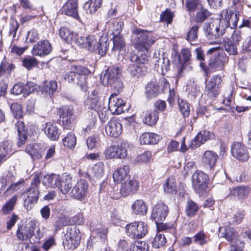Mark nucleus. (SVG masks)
Here are the masks:
<instances>
[{
  "mask_svg": "<svg viewBox=\"0 0 251 251\" xmlns=\"http://www.w3.org/2000/svg\"><path fill=\"white\" fill-rule=\"evenodd\" d=\"M181 56H179V61L180 62V69L179 70V75H180L181 72L184 68V63H187L189 61L191 53L190 50L187 48H184L181 50Z\"/></svg>",
  "mask_w": 251,
  "mask_h": 251,
  "instance_id": "obj_40",
  "label": "nucleus"
},
{
  "mask_svg": "<svg viewBox=\"0 0 251 251\" xmlns=\"http://www.w3.org/2000/svg\"><path fill=\"white\" fill-rule=\"evenodd\" d=\"M116 149V159H124L127 155V146L125 143H121L120 145H114Z\"/></svg>",
  "mask_w": 251,
  "mask_h": 251,
  "instance_id": "obj_47",
  "label": "nucleus"
},
{
  "mask_svg": "<svg viewBox=\"0 0 251 251\" xmlns=\"http://www.w3.org/2000/svg\"><path fill=\"white\" fill-rule=\"evenodd\" d=\"M250 192V188L247 186H240L233 188L231 192L233 195L239 199H245Z\"/></svg>",
  "mask_w": 251,
  "mask_h": 251,
  "instance_id": "obj_41",
  "label": "nucleus"
},
{
  "mask_svg": "<svg viewBox=\"0 0 251 251\" xmlns=\"http://www.w3.org/2000/svg\"><path fill=\"white\" fill-rule=\"evenodd\" d=\"M59 35L65 42L70 43L75 41L78 34L68 27L63 26L59 30Z\"/></svg>",
  "mask_w": 251,
  "mask_h": 251,
  "instance_id": "obj_32",
  "label": "nucleus"
},
{
  "mask_svg": "<svg viewBox=\"0 0 251 251\" xmlns=\"http://www.w3.org/2000/svg\"><path fill=\"white\" fill-rule=\"evenodd\" d=\"M232 155L241 161H246L249 158L246 147L240 143H234L231 147Z\"/></svg>",
  "mask_w": 251,
  "mask_h": 251,
  "instance_id": "obj_20",
  "label": "nucleus"
},
{
  "mask_svg": "<svg viewBox=\"0 0 251 251\" xmlns=\"http://www.w3.org/2000/svg\"><path fill=\"white\" fill-rule=\"evenodd\" d=\"M129 170L130 167L127 165L116 169L113 174L114 182L118 183L125 179L128 176Z\"/></svg>",
  "mask_w": 251,
  "mask_h": 251,
  "instance_id": "obj_28",
  "label": "nucleus"
},
{
  "mask_svg": "<svg viewBox=\"0 0 251 251\" xmlns=\"http://www.w3.org/2000/svg\"><path fill=\"white\" fill-rule=\"evenodd\" d=\"M25 151L33 159H37L42 157V151L39 145L37 144H30L26 145Z\"/></svg>",
  "mask_w": 251,
  "mask_h": 251,
  "instance_id": "obj_34",
  "label": "nucleus"
},
{
  "mask_svg": "<svg viewBox=\"0 0 251 251\" xmlns=\"http://www.w3.org/2000/svg\"><path fill=\"white\" fill-rule=\"evenodd\" d=\"M35 229V224L30 221L25 226L18 227L16 232L17 237L19 240L26 241L33 235Z\"/></svg>",
  "mask_w": 251,
  "mask_h": 251,
  "instance_id": "obj_13",
  "label": "nucleus"
},
{
  "mask_svg": "<svg viewBox=\"0 0 251 251\" xmlns=\"http://www.w3.org/2000/svg\"><path fill=\"white\" fill-rule=\"evenodd\" d=\"M107 38L106 36H101L99 42H97L94 51H97L101 56L104 55L108 49Z\"/></svg>",
  "mask_w": 251,
  "mask_h": 251,
  "instance_id": "obj_38",
  "label": "nucleus"
},
{
  "mask_svg": "<svg viewBox=\"0 0 251 251\" xmlns=\"http://www.w3.org/2000/svg\"><path fill=\"white\" fill-rule=\"evenodd\" d=\"M90 73L91 71L85 67L72 66L67 77L69 82L78 84L83 91H86L87 86L86 75Z\"/></svg>",
  "mask_w": 251,
  "mask_h": 251,
  "instance_id": "obj_2",
  "label": "nucleus"
},
{
  "mask_svg": "<svg viewBox=\"0 0 251 251\" xmlns=\"http://www.w3.org/2000/svg\"><path fill=\"white\" fill-rule=\"evenodd\" d=\"M80 231L76 226H71L67 227L65 239L63 242L64 248L69 250L76 249L80 241Z\"/></svg>",
  "mask_w": 251,
  "mask_h": 251,
  "instance_id": "obj_5",
  "label": "nucleus"
},
{
  "mask_svg": "<svg viewBox=\"0 0 251 251\" xmlns=\"http://www.w3.org/2000/svg\"><path fill=\"white\" fill-rule=\"evenodd\" d=\"M52 46L49 41L44 40L35 44L32 49L33 55L43 57L48 55L52 51Z\"/></svg>",
  "mask_w": 251,
  "mask_h": 251,
  "instance_id": "obj_14",
  "label": "nucleus"
},
{
  "mask_svg": "<svg viewBox=\"0 0 251 251\" xmlns=\"http://www.w3.org/2000/svg\"><path fill=\"white\" fill-rule=\"evenodd\" d=\"M120 74L121 71L118 67L108 68L105 70L103 76V84L108 86L109 83H113L115 80L119 78Z\"/></svg>",
  "mask_w": 251,
  "mask_h": 251,
  "instance_id": "obj_24",
  "label": "nucleus"
},
{
  "mask_svg": "<svg viewBox=\"0 0 251 251\" xmlns=\"http://www.w3.org/2000/svg\"><path fill=\"white\" fill-rule=\"evenodd\" d=\"M126 234L133 239H141L148 232L147 224L144 222H135L127 224L125 227Z\"/></svg>",
  "mask_w": 251,
  "mask_h": 251,
  "instance_id": "obj_7",
  "label": "nucleus"
},
{
  "mask_svg": "<svg viewBox=\"0 0 251 251\" xmlns=\"http://www.w3.org/2000/svg\"><path fill=\"white\" fill-rule=\"evenodd\" d=\"M92 234H96L98 238L105 242L107 240V229L104 227L96 229L93 230Z\"/></svg>",
  "mask_w": 251,
  "mask_h": 251,
  "instance_id": "obj_61",
  "label": "nucleus"
},
{
  "mask_svg": "<svg viewBox=\"0 0 251 251\" xmlns=\"http://www.w3.org/2000/svg\"><path fill=\"white\" fill-rule=\"evenodd\" d=\"M10 109L14 116L16 118H20L22 117L23 112L20 104L17 103H13L11 104Z\"/></svg>",
  "mask_w": 251,
  "mask_h": 251,
  "instance_id": "obj_63",
  "label": "nucleus"
},
{
  "mask_svg": "<svg viewBox=\"0 0 251 251\" xmlns=\"http://www.w3.org/2000/svg\"><path fill=\"white\" fill-rule=\"evenodd\" d=\"M168 212L167 205L162 202H160L153 207L151 217L155 222H161L166 219Z\"/></svg>",
  "mask_w": 251,
  "mask_h": 251,
  "instance_id": "obj_16",
  "label": "nucleus"
},
{
  "mask_svg": "<svg viewBox=\"0 0 251 251\" xmlns=\"http://www.w3.org/2000/svg\"><path fill=\"white\" fill-rule=\"evenodd\" d=\"M40 182V174H35L31 182L30 188L24 193L26 195V198L24 200V205L27 210H31L38 201L40 195L39 186Z\"/></svg>",
  "mask_w": 251,
  "mask_h": 251,
  "instance_id": "obj_1",
  "label": "nucleus"
},
{
  "mask_svg": "<svg viewBox=\"0 0 251 251\" xmlns=\"http://www.w3.org/2000/svg\"><path fill=\"white\" fill-rule=\"evenodd\" d=\"M159 119V114L156 110L146 111L143 116V122L150 126L155 125Z\"/></svg>",
  "mask_w": 251,
  "mask_h": 251,
  "instance_id": "obj_29",
  "label": "nucleus"
},
{
  "mask_svg": "<svg viewBox=\"0 0 251 251\" xmlns=\"http://www.w3.org/2000/svg\"><path fill=\"white\" fill-rule=\"evenodd\" d=\"M194 242L201 245H203L207 243V237L203 231L198 232L194 236Z\"/></svg>",
  "mask_w": 251,
  "mask_h": 251,
  "instance_id": "obj_62",
  "label": "nucleus"
},
{
  "mask_svg": "<svg viewBox=\"0 0 251 251\" xmlns=\"http://www.w3.org/2000/svg\"><path fill=\"white\" fill-rule=\"evenodd\" d=\"M176 183L174 177H169L163 184L165 193L167 194H176Z\"/></svg>",
  "mask_w": 251,
  "mask_h": 251,
  "instance_id": "obj_39",
  "label": "nucleus"
},
{
  "mask_svg": "<svg viewBox=\"0 0 251 251\" xmlns=\"http://www.w3.org/2000/svg\"><path fill=\"white\" fill-rule=\"evenodd\" d=\"M228 60V58L226 54L225 53H221L219 54L214 60H210L209 65L213 69H221L225 64L227 62Z\"/></svg>",
  "mask_w": 251,
  "mask_h": 251,
  "instance_id": "obj_33",
  "label": "nucleus"
},
{
  "mask_svg": "<svg viewBox=\"0 0 251 251\" xmlns=\"http://www.w3.org/2000/svg\"><path fill=\"white\" fill-rule=\"evenodd\" d=\"M160 140V136L156 134L145 132L140 137V142L141 144H155Z\"/></svg>",
  "mask_w": 251,
  "mask_h": 251,
  "instance_id": "obj_36",
  "label": "nucleus"
},
{
  "mask_svg": "<svg viewBox=\"0 0 251 251\" xmlns=\"http://www.w3.org/2000/svg\"><path fill=\"white\" fill-rule=\"evenodd\" d=\"M146 53L141 54L140 55L133 54L130 56V60L131 62H135L138 64H143L144 66H147L146 64L148 62L149 55L148 50L145 51Z\"/></svg>",
  "mask_w": 251,
  "mask_h": 251,
  "instance_id": "obj_44",
  "label": "nucleus"
},
{
  "mask_svg": "<svg viewBox=\"0 0 251 251\" xmlns=\"http://www.w3.org/2000/svg\"><path fill=\"white\" fill-rule=\"evenodd\" d=\"M185 4L189 13L194 12L202 6L201 0H186Z\"/></svg>",
  "mask_w": 251,
  "mask_h": 251,
  "instance_id": "obj_49",
  "label": "nucleus"
},
{
  "mask_svg": "<svg viewBox=\"0 0 251 251\" xmlns=\"http://www.w3.org/2000/svg\"><path fill=\"white\" fill-rule=\"evenodd\" d=\"M126 214L122 210H114L111 216V220L115 224L118 225L120 221L125 219Z\"/></svg>",
  "mask_w": 251,
  "mask_h": 251,
  "instance_id": "obj_52",
  "label": "nucleus"
},
{
  "mask_svg": "<svg viewBox=\"0 0 251 251\" xmlns=\"http://www.w3.org/2000/svg\"><path fill=\"white\" fill-rule=\"evenodd\" d=\"M196 16L194 18V20L197 23H202L209 15L208 11L201 6L199 9Z\"/></svg>",
  "mask_w": 251,
  "mask_h": 251,
  "instance_id": "obj_48",
  "label": "nucleus"
},
{
  "mask_svg": "<svg viewBox=\"0 0 251 251\" xmlns=\"http://www.w3.org/2000/svg\"><path fill=\"white\" fill-rule=\"evenodd\" d=\"M57 89V82L54 80L46 81L44 84L41 91L42 94L45 96L51 97Z\"/></svg>",
  "mask_w": 251,
  "mask_h": 251,
  "instance_id": "obj_35",
  "label": "nucleus"
},
{
  "mask_svg": "<svg viewBox=\"0 0 251 251\" xmlns=\"http://www.w3.org/2000/svg\"><path fill=\"white\" fill-rule=\"evenodd\" d=\"M218 158L219 156L216 152L211 151H206L202 156V164L206 169L214 170Z\"/></svg>",
  "mask_w": 251,
  "mask_h": 251,
  "instance_id": "obj_19",
  "label": "nucleus"
},
{
  "mask_svg": "<svg viewBox=\"0 0 251 251\" xmlns=\"http://www.w3.org/2000/svg\"><path fill=\"white\" fill-rule=\"evenodd\" d=\"M38 65V60L32 56H28L23 60V65L28 70H31Z\"/></svg>",
  "mask_w": 251,
  "mask_h": 251,
  "instance_id": "obj_55",
  "label": "nucleus"
},
{
  "mask_svg": "<svg viewBox=\"0 0 251 251\" xmlns=\"http://www.w3.org/2000/svg\"><path fill=\"white\" fill-rule=\"evenodd\" d=\"M123 127L120 120L113 118L108 122L105 126L106 134L112 137H117L122 133Z\"/></svg>",
  "mask_w": 251,
  "mask_h": 251,
  "instance_id": "obj_15",
  "label": "nucleus"
},
{
  "mask_svg": "<svg viewBox=\"0 0 251 251\" xmlns=\"http://www.w3.org/2000/svg\"><path fill=\"white\" fill-rule=\"evenodd\" d=\"M72 182V177L70 175L63 174L60 177L57 188L62 194H66L71 189Z\"/></svg>",
  "mask_w": 251,
  "mask_h": 251,
  "instance_id": "obj_27",
  "label": "nucleus"
},
{
  "mask_svg": "<svg viewBox=\"0 0 251 251\" xmlns=\"http://www.w3.org/2000/svg\"><path fill=\"white\" fill-rule=\"evenodd\" d=\"M239 13L237 12H234L232 10H226V11L225 17L222 16L221 19L224 27L227 28L230 26L233 28L237 25V23L239 19Z\"/></svg>",
  "mask_w": 251,
  "mask_h": 251,
  "instance_id": "obj_22",
  "label": "nucleus"
},
{
  "mask_svg": "<svg viewBox=\"0 0 251 251\" xmlns=\"http://www.w3.org/2000/svg\"><path fill=\"white\" fill-rule=\"evenodd\" d=\"M76 137L72 132H69L62 139L63 145L70 149H74L76 145Z\"/></svg>",
  "mask_w": 251,
  "mask_h": 251,
  "instance_id": "obj_46",
  "label": "nucleus"
},
{
  "mask_svg": "<svg viewBox=\"0 0 251 251\" xmlns=\"http://www.w3.org/2000/svg\"><path fill=\"white\" fill-rule=\"evenodd\" d=\"M225 29L221 19H212L205 25V34L209 39L213 40L220 37L224 33Z\"/></svg>",
  "mask_w": 251,
  "mask_h": 251,
  "instance_id": "obj_6",
  "label": "nucleus"
},
{
  "mask_svg": "<svg viewBox=\"0 0 251 251\" xmlns=\"http://www.w3.org/2000/svg\"><path fill=\"white\" fill-rule=\"evenodd\" d=\"M147 247L145 242L136 240L131 245L129 251H148Z\"/></svg>",
  "mask_w": 251,
  "mask_h": 251,
  "instance_id": "obj_53",
  "label": "nucleus"
},
{
  "mask_svg": "<svg viewBox=\"0 0 251 251\" xmlns=\"http://www.w3.org/2000/svg\"><path fill=\"white\" fill-rule=\"evenodd\" d=\"M74 41L81 48L93 51L96 48L97 38L94 35H90L88 36H77Z\"/></svg>",
  "mask_w": 251,
  "mask_h": 251,
  "instance_id": "obj_17",
  "label": "nucleus"
},
{
  "mask_svg": "<svg viewBox=\"0 0 251 251\" xmlns=\"http://www.w3.org/2000/svg\"><path fill=\"white\" fill-rule=\"evenodd\" d=\"M132 209L136 214L145 215L147 212V207L142 200H138L134 201L132 205Z\"/></svg>",
  "mask_w": 251,
  "mask_h": 251,
  "instance_id": "obj_42",
  "label": "nucleus"
},
{
  "mask_svg": "<svg viewBox=\"0 0 251 251\" xmlns=\"http://www.w3.org/2000/svg\"><path fill=\"white\" fill-rule=\"evenodd\" d=\"M16 127L19 137L17 146L21 147L25 143L27 138V131L25 129V124L22 121H18L16 124Z\"/></svg>",
  "mask_w": 251,
  "mask_h": 251,
  "instance_id": "obj_31",
  "label": "nucleus"
},
{
  "mask_svg": "<svg viewBox=\"0 0 251 251\" xmlns=\"http://www.w3.org/2000/svg\"><path fill=\"white\" fill-rule=\"evenodd\" d=\"M116 93H112L109 98L108 109L113 114L118 115L124 111L125 101L121 98L117 97Z\"/></svg>",
  "mask_w": 251,
  "mask_h": 251,
  "instance_id": "obj_12",
  "label": "nucleus"
},
{
  "mask_svg": "<svg viewBox=\"0 0 251 251\" xmlns=\"http://www.w3.org/2000/svg\"><path fill=\"white\" fill-rule=\"evenodd\" d=\"M62 10L64 14L80 21L77 0H69L64 4Z\"/></svg>",
  "mask_w": 251,
  "mask_h": 251,
  "instance_id": "obj_21",
  "label": "nucleus"
},
{
  "mask_svg": "<svg viewBox=\"0 0 251 251\" xmlns=\"http://www.w3.org/2000/svg\"><path fill=\"white\" fill-rule=\"evenodd\" d=\"M12 152V143L5 141L0 143V156L4 161L6 160V156Z\"/></svg>",
  "mask_w": 251,
  "mask_h": 251,
  "instance_id": "obj_43",
  "label": "nucleus"
},
{
  "mask_svg": "<svg viewBox=\"0 0 251 251\" xmlns=\"http://www.w3.org/2000/svg\"><path fill=\"white\" fill-rule=\"evenodd\" d=\"M192 186L195 191L200 194H202L207 187L209 177L201 171H197L192 175Z\"/></svg>",
  "mask_w": 251,
  "mask_h": 251,
  "instance_id": "obj_8",
  "label": "nucleus"
},
{
  "mask_svg": "<svg viewBox=\"0 0 251 251\" xmlns=\"http://www.w3.org/2000/svg\"><path fill=\"white\" fill-rule=\"evenodd\" d=\"M133 35L135 36V48L142 52L147 51L155 42L150 32L141 29L135 30Z\"/></svg>",
  "mask_w": 251,
  "mask_h": 251,
  "instance_id": "obj_3",
  "label": "nucleus"
},
{
  "mask_svg": "<svg viewBox=\"0 0 251 251\" xmlns=\"http://www.w3.org/2000/svg\"><path fill=\"white\" fill-rule=\"evenodd\" d=\"M89 185L87 181L83 179L79 180L71 191V196L78 200H83L87 195Z\"/></svg>",
  "mask_w": 251,
  "mask_h": 251,
  "instance_id": "obj_11",
  "label": "nucleus"
},
{
  "mask_svg": "<svg viewBox=\"0 0 251 251\" xmlns=\"http://www.w3.org/2000/svg\"><path fill=\"white\" fill-rule=\"evenodd\" d=\"M86 104L89 108L97 112L100 121L104 122L106 120L107 117L106 110L97 91L94 90L89 94Z\"/></svg>",
  "mask_w": 251,
  "mask_h": 251,
  "instance_id": "obj_4",
  "label": "nucleus"
},
{
  "mask_svg": "<svg viewBox=\"0 0 251 251\" xmlns=\"http://www.w3.org/2000/svg\"><path fill=\"white\" fill-rule=\"evenodd\" d=\"M220 234L221 237H225L227 241L230 242L231 245H237L238 242H241L238 240L237 234L235 232L234 229L229 226L221 227L219 228Z\"/></svg>",
  "mask_w": 251,
  "mask_h": 251,
  "instance_id": "obj_23",
  "label": "nucleus"
},
{
  "mask_svg": "<svg viewBox=\"0 0 251 251\" xmlns=\"http://www.w3.org/2000/svg\"><path fill=\"white\" fill-rule=\"evenodd\" d=\"M104 166L102 162H99L93 167L92 172L95 176L100 178L104 175Z\"/></svg>",
  "mask_w": 251,
  "mask_h": 251,
  "instance_id": "obj_56",
  "label": "nucleus"
},
{
  "mask_svg": "<svg viewBox=\"0 0 251 251\" xmlns=\"http://www.w3.org/2000/svg\"><path fill=\"white\" fill-rule=\"evenodd\" d=\"M128 71L133 76L139 77L144 75L147 72V66L143 64H138L135 62L129 65Z\"/></svg>",
  "mask_w": 251,
  "mask_h": 251,
  "instance_id": "obj_30",
  "label": "nucleus"
},
{
  "mask_svg": "<svg viewBox=\"0 0 251 251\" xmlns=\"http://www.w3.org/2000/svg\"><path fill=\"white\" fill-rule=\"evenodd\" d=\"M166 242V239L164 235L158 232L154 238L152 244L153 247L157 249L163 246Z\"/></svg>",
  "mask_w": 251,
  "mask_h": 251,
  "instance_id": "obj_54",
  "label": "nucleus"
},
{
  "mask_svg": "<svg viewBox=\"0 0 251 251\" xmlns=\"http://www.w3.org/2000/svg\"><path fill=\"white\" fill-rule=\"evenodd\" d=\"M57 115L61 119L63 126L69 128L75 120V111L71 106L64 105L57 109Z\"/></svg>",
  "mask_w": 251,
  "mask_h": 251,
  "instance_id": "obj_9",
  "label": "nucleus"
},
{
  "mask_svg": "<svg viewBox=\"0 0 251 251\" xmlns=\"http://www.w3.org/2000/svg\"><path fill=\"white\" fill-rule=\"evenodd\" d=\"M17 199L16 196H13L3 206L2 211L4 214H8L13 210Z\"/></svg>",
  "mask_w": 251,
  "mask_h": 251,
  "instance_id": "obj_57",
  "label": "nucleus"
},
{
  "mask_svg": "<svg viewBox=\"0 0 251 251\" xmlns=\"http://www.w3.org/2000/svg\"><path fill=\"white\" fill-rule=\"evenodd\" d=\"M238 46L237 43L228 41L225 44V49L229 54L236 55L238 53Z\"/></svg>",
  "mask_w": 251,
  "mask_h": 251,
  "instance_id": "obj_58",
  "label": "nucleus"
},
{
  "mask_svg": "<svg viewBox=\"0 0 251 251\" xmlns=\"http://www.w3.org/2000/svg\"><path fill=\"white\" fill-rule=\"evenodd\" d=\"M44 132L48 137L52 141L57 140L60 135L57 126L51 122H48L44 127Z\"/></svg>",
  "mask_w": 251,
  "mask_h": 251,
  "instance_id": "obj_26",
  "label": "nucleus"
},
{
  "mask_svg": "<svg viewBox=\"0 0 251 251\" xmlns=\"http://www.w3.org/2000/svg\"><path fill=\"white\" fill-rule=\"evenodd\" d=\"M151 156L152 155L151 152L149 151H146L137 156L135 159L134 162L135 164L148 163L151 160Z\"/></svg>",
  "mask_w": 251,
  "mask_h": 251,
  "instance_id": "obj_50",
  "label": "nucleus"
},
{
  "mask_svg": "<svg viewBox=\"0 0 251 251\" xmlns=\"http://www.w3.org/2000/svg\"><path fill=\"white\" fill-rule=\"evenodd\" d=\"M179 108L184 117H188L190 114V107L186 101L183 100L178 99Z\"/></svg>",
  "mask_w": 251,
  "mask_h": 251,
  "instance_id": "obj_60",
  "label": "nucleus"
},
{
  "mask_svg": "<svg viewBox=\"0 0 251 251\" xmlns=\"http://www.w3.org/2000/svg\"><path fill=\"white\" fill-rule=\"evenodd\" d=\"M159 87L153 83H149L146 87L145 94L148 99L155 97L158 94Z\"/></svg>",
  "mask_w": 251,
  "mask_h": 251,
  "instance_id": "obj_45",
  "label": "nucleus"
},
{
  "mask_svg": "<svg viewBox=\"0 0 251 251\" xmlns=\"http://www.w3.org/2000/svg\"><path fill=\"white\" fill-rule=\"evenodd\" d=\"M139 188V181L135 179H131L122 183L120 193L123 196H127L136 193Z\"/></svg>",
  "mask_w": 251,
  "mask_h": 251,
  "instance_id": "obj_18",
  "label": "nucleus"
},
{
  "mask_svg": "<svg viewBox=\"0 0 251 251\" xmlns=\"http://www.w3.org/2000/svg\"><path fill=\"white\" fill-rule=\"evenodd\" d=\"M199 26L197 25L192 26L186 36V39L190 42L195 41L198 39L197 32Z\"/></svg>",
  "mask_w": 251,
  "mask_h": 251,
  "instance_id": "obj_59",
  "label": "nucleus"
},
{
  "mask_svg": "<svg viewBox=\"0 0 251 251\" xmlns=\"http://www.w3.org/2000/svg\"><path fill=\"white\" fill-rule=\"evenodd\" d=\"M211 136L212 133L208 131H201L197 134L195 138L191 141L189 145V148L193 150L200 147L209 139Z\"/></svg>",
  "mask_w": 251,
  "mask_h": 251,
  "instance_id": "obj_25",
  "label": "nucleus"
},
{
  "mask_svg": "<svg viewBox=\"0 0 251 251\" xmlns=\"http://www.w3.org/2000/svg\"><path fill=\"white\" fill-rule=\"evenodd\" d=\"M199 210L197 204L191 200L188 201L186 207V213L189 217L194 216Z\"/></svg>",
  "mask_w": 251,
  "mask_h": 251,
  "instance_id": "obj_51",
  "label": "nucleus"
},
{
  "mask_svg": "<svg viewBox=\"0 0 251 251\" xmlns=\"http://www.w3.org/2000/svg\"><path fill=\"white\" fill-rule=\"evenodd\" d=\"M113 42L114 50L117 51L121 54L125 53V43L122 35H113Z\"/></svg>",
  "mask_w": 251,
  "mask_h": 251,
  "instance_id": "obj_37",
  "label": "nucleus"
},
{
  "mask_svg": "<svg viewBox=\"0 0 251 251\" xmlns=\"http://www.w3.org/2000/svg\"><path fill=\"white\" fill-rule=\"evenodd\" d=\"M173 13L167 9L160 15V20L162 22H166L167 24H170L173 18Z\"/></svg>",
  "mask_w": 251,
  "mask_h": 251,
  "instance_id": "obj_64",
  "label": "nucleus"
},
{
  "mask_svg": "<svg viewBox=\"0 0 251 251\" xmlns=\"http://www.w3.org/2000/svg\"><path fill=\"white\" fill-rule=\"evenodd\" d=\"M222 82L220 75H214L206 82L204 93L210 98H216L219 94V85Z\"/></svg>",
  "mask_w": 251,
  "mask_h": 251,
  "instance_id": "obj_10",
  "label": "nucleus"
}]
</instances>
